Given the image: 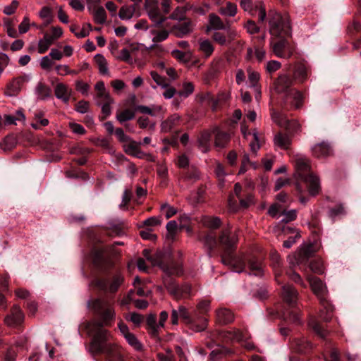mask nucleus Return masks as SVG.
I'll use <instances>...</instances> for the list:
<instances>
[{
    "label": "nucleus",
    "instance_id": "f257e3e1",
    "mask_svg": "<svg viewBox=\"0 0 361 361\" xmlns=\"http://www.w3.org/2000/svg\"><path fill=\"white\" fill-rule=\"evenodd\" d=\"M93 329L97 331L94 336H91L90 350L93 353L104 354L108 361H123L124 355L121 348L111 341L112 336L109 331L94 324Z\"/></svg>",
    "mask_w": 361,
    "mask_h": 361
},
{
    "label": "nucleus",
    "instance_id": "f03ea898",
    "mask_svg": "<svg viewBox=\"0 0 361 361\" xmlns=\"http://www.w3.org/2000/svg\"><path fill=\"white\" fill-rule=\"evenodd\" d=\"M90 307L99 317L100 321L93 320L88 322L86 325V329L90 336H94L97 331L94 330V324H98L101 328L104 326H111L116 319V311L114 304L105 300L97 299L89 305Z\"/></svg>",
    "mask_w": 361,
    "mask_h": 361
},
{
    "label": "nucleus",
    "instance_id": "7ed1b4c3",
    "mask_svg": "<svg viewBox=\"0 0 361 361\" xmlns=\"http://www.w3.org/2000/svg\"><path fill=\"white\" fill-rule=\"evenodd\" d=\"M295 162V178L306 183L310 195H317L320 191V182L319 178L310 172L309 160L305 157L298 154Z\"/></svg>",
    "mask_w": 361,
    "mask_h": 361
},
{
    "label": "nucleus",
    "instance_id": "20e7f679",
    "mask_svg": "<svg viewBox=\"0 0 361 361\" xmlns=\"http://www.w3.org/2000/svg\"><path fill=\"white\" fill-rule=\"evenodd\" d=\"M181 319L183 322L187 324L190 329L200 332L206 329L207 326V319L205 317H201L197 314V311L190 313L188 310L183 306H178V309H173L171 311V322L176 325L178 323V319Z\"/></svg>",
    "mask_w": 361,
    "mask_h": 361
},
{
    "label": "nucleus",
    "instance_id": "39448f33",
    "mask_svg": "<svg viewBox=\"0 0 361 361\" xmlns=\"http://www.w3.org/2000/svg\"><path fill=\"white\" fill-rule=\"evenodd\" d=\"M293 80L288 75H280L274 82L275 90L279 94H284L283 101L290 104L295 109L302 106L303 102L302 94L296 89L290 88Z\"/></svg>",
    "mask_w": 361,
    "mask_h": 361
},
{
    "label": "nucleus",
    "instance_id": "423d86ee",
    "mask_svg": "<svg viewBox=\"0 0 361 361\" xmlns=\"http://www.w3.org/2000/svg\"><path fill=\"white\" fill-rule=\"evenodd\" d=\"M269 32L276 37L286 38L291 33L290 20L287 16H281L276 11L269 12Z\"/></svg>",
    "mask_w": 361,
    "mask_h": 361
},
{
    "label": "nucleus",
    "instance_id": "0eeeda50",
    "mask_svg": "<svg viewBox=\"0 0 361 361\" xmlns=\"http://www.w3.org/2000/svg\"><path fill=\"white\" fill-rule=\"evenodd\" d=\"M312 290L319 299L324 309L320 312V317L325 322H329L332 317L333 307L326 300L327 293L326 287L323 282L317 277H308Z\"/></svg>",
    "mask_w": 361,
    "mask_h": 361
},
{
    "label": "nucleus",
    "instance_id": "6e6552de",
    "mask_svg": "<svg viewBox=\"0 0 361 361\" xmlns=\"http://www.w3.org/2000/svg\"><path fill=\"white\" fill-rule=\"evenodd\" d=\"M221 336L227 341H236L242 343V345L247 350L254 349V344L248 341L249 335L239 330L234 329L225 331L221 333Z\"/></svg>",
    "mask_w": 361,
    "mask_h": 361
},
{
    "label": "nucleus",
    "instance_id": "1a4fd4ad",
    "mask_svg": "<svg viewBox=\"0 0 361 361\" xmlns=\"http://www.w3.org/2000/svg\"><path fill=\"white\" fill-rule=\"evenodd\" d=\"M99 288L109 293H115L124 281V277L121 273L114 274L111 278L97 281Z\"/></svg>",
    "mask_w": 361,
    "mask_h": 361
},
{
    "label": "nucleus",
    "instance_id": "9d476101",
    "mask_svg": "<svg viewBox=\"0 0 361 361\" xmlns=\"http://www.w3.org/2000/svg\"><path fill=\"white\" fill-rule=\"evenodd\" d=\"M31 78L30 74H23L14 78L7 84L5 94L8 97L16 96L21 91L23 85L28 82Z\"/></svg>",
    "mask_w": 361,
    "mask_h": 361
},
{
    "label": "nucleus",
    "instance_id": "9b49d317",
    "mask_svg": "<svg viewBox=\"0 0 361 361\" xmlns=\"http://www.w3.org/2000/svg\"><path fill=\"white\" fill-rule=\"evenodd\" d=\"M144 6L149 18L156 25L164 22L166 18L159 10L158 0H145Z\"/></svg>",
    "mask_w": 361,
    "mask_h": 361
},
{
    "label": "nucleus",
    "instance_id": "f8f14e48",
    "mask_svg": "<svg viewBox=\"0 0 361 361\" xmlns=\"http://www.w3.org/2000/svg\"><path fill=\"white\" fill-rule=\"evenodd\" d=\"M164 283L169 293L176 300L185 298L190 294L191 288L188 284H184L180 286L176 284V281L172 280L164 281Z\"/></svg>",
    "mask_w": 361,
    "mask_h": 361
},
{
    "label": "nucleus",
    "instance_id": "ddd939ff",
    "mask_svg": "<svg viewBox=\"0 0 361 361\" xmlns=\"http://www.w3.org/2000/svg\"><path fill=\"white\" fill-rule=\"evenodd\" d=\"M238 240V238L235 232H233L229 228L223 231L219 237V241L225 250L223 255L232 253Z\"/></svg>",
    "mask_w": 361,
    "mask_h": 361
},
{
    "label": "nucleus",
    "instance_id": "4468645a",
    "mask_svg": "<svg viewBox=\"0 0 361 361\" xmlns=\"http://www.w3.org/2000/svg\"><path fill=\"white\" fill-rule=\"evenodd\" d=\"M221 261L224 264L231 267L235 272L240 273L245 269L244 260L241 257L234 256L232 253L222 255Z\"/></svg>",
    "mask_w": 361,
    "mask_h": 361
},
{
    "label": "nucleus",
    "instance_id": "2eb2a0df",
    "mask_svg": "<svg viewBox=\"0 0 361 361\" xmlns=\"http://www.w3.org/2000/svg\"><path fill=\"white\" fill-rule=\"evenodd\" d=\"M281 295L286 302L294 306L297 302L298 293L293 286L287 284L282 286Z\"/></svg>",
    "mask_w": 361,
    "mask_h": 361
},
{
    "label": "nucleus",
    "instance_id": "dca6fc26",
    "mask_svg": "<svg viewBox=\"0 0 361 361\" xmlns=\"http://www.w3.org/2000/svg\"><path fill=\"white\" fill-rule=\"evenodd\" d=\"M23 314L17 305H14L11 310V313L5 318V323L10 326H16L21 324L23 321Z\"/></svg>",
    "mask_w": 361,
    "mask_h": 361
},
{
    "label": "nucleus",
    "instance_id": "f3484780",
    "mask_svg": "<svg viewBox=\"0 0 361 361\" xmlns=\"http://www.w3.org/2000/svg\"><path fill=\"white\" fill-rule=\"evenodd\" d=\"M72 90L66 84L59 82L54 87V94L58 99L61 100L63 103H68L70 100Z\"/></svg>",
    "mask_w": 361,
    "mask_h": 361
},
{
    "label": "nucleus",
    "instance_id": "a211bd4d",
    "mask_svg": "<svg viewBox=\"0 0 361 361\" xmlns=\"http://www.w3.org/2000/svg\"><path fill=\"white\" fill-rule=\"evenodd\" d=\"M34 94L37 100H47L51 96L50 87L43 82H39L34 88Z\"/></svg>",
    "mask_w": 361,
    "mask_h": 361
},
{
    "label": "nucleus",
    "instance_id": "6ab92c4d",
    "mask_svg": "<svg viewBox=\"0 0 361 361\" xmlns=\"http://www.w3.org/2000/svg\"><path fill=\"white\" fill-rule=\"evenodd\" d=\"M214 133V130H204L200 134V137H198L197 142H198V148L200 150H201L202 152L206 153L209 150L210 148V140L212 134Z\"/></svg>",
    "mask_w": 361,
    "mask_h": 361
},
{
    "label": "nucleus",
    "instance_id": "aec40b11",
    "mask_svg": "<svg viewBox=\"0 0 361 361\" xmlns=\"http://www.w3.org/2000/svg\"><path fill=\"white\" fill-rule=\"evenodd\" d=\"M312 150L314 156L318 158L328 157L332 152L329 144L326 142H322L315 145L314 147H312Z\"/></svg>",
    "mask_w": 361,
    "mask_h": 361
},
{
    "label": "nucleus",
    "instance_id": "412c9836",
    "mask_svg": "<svg viewBox=\"0 0 361 361\" xmlns=\"http://www.w3.org/2000/svg\"><path fill=\"white\" fill-rule=\"evenodd\" d=\"M140 145V143L132 140L131 138H130V140L124 144L125 151L128 154L141 158L143 155V152L139 148Z\"/></svg>",
    "mask_w": 361,
    "mask_h": 361
},
{
    "label": "nucleus",
    "instance_id": "4be33fe9",
    "mask_svg": "<svg viewBox=\"0 0 361 361\" xmlns=\"http://www.w3.org/2000/svg\"><path fill=\"white\" fill-rule=\"evenodd\" d=\"M216 319L219 323L226 324L233 321V313L226 308H220L216 311Z\"/></svg>",
    "mask_w": 361,
    "mask_h": 361
},
{
    "label": "nucleus",
    "instance_id": "5701e85b",
    "mask_svg": "<svg viewBox=\"0 0 361 361\" xmlns=\"http://www.w3.org/2000/svg\"><path fill=\"white\" fill-rule=\"evenodd\" d=\"M180 119V116L177 114H174L170 116L167 119L161 123V131L164 133L171 131L178 124Z\"/></svg>",
    "mask_w": 361,
    "mask_h": 361
},
{
    "label": "nucleus",
    "instance_id": "b1692460",
    "mask_svg": "<svg viewBox=\"0 0 361 361\" xmlns=\"http://www.w3.org/2000/svg\"><path fill=\"white\" fill-rule=\"evenodd\" d=\"M274 145L283 149H286L291 144L290 137L287 134L278 133L274 137Z\"/></svg>",
    "mask_w": 361,
    "mask_h": 361
},
{
    "label": "nucleus",
    "instance_id": "393cba45",
    "mask_svg": "<svg viewBox=\"0 0 361 361\" xmlns=\"http://www.w3.org/2000/svg\"><path fill=\"white\" fill-rule=\"evenodd\" d=\"M226 26L219 16L215 13H211L209 16V25L207 26V31L211 30H224Z\"/></svg>",
    "mask_w": 361,
    "mask_h": 361
},
{
    "label": "nucleus",
    "instance_id": "a878e982",
    "mask_svg": "<svg viewBox=\"0 0 361 361\" xmlns=\"http://www.w3.org/2000/svg\"><path fill=\"white\" fill-rule=\"evenodd\" d=\"M271 45L275 55L280 58L286 57L284 49L287 46V41L285 38H280L277 42H271Z\"/></svg>",
    "mask_w": 361,
    "mask_h": 361
},
{
    "label": "nucleus",
    "instance_id": "bb28decb",
    "mask_svg": "<svg viewBox=\"0 0 361 361\" xmlns=\"http://www.w3.org/2000/svg\"><path fill=\"white\" fill-rule=\"evenodd\" d=\"M192 30L191 21L188 20L182 24L173 27V32L178 37H183L189 34Z\"/></svg>",
    "mask_w": 361,
    "mask_h": 361
},
{
    "label": "nucleus",
    "instance_id": "cd10ccee",
    "mask_svg": "<svg viewBox=\"0 0 361 361\" xmlns=\"http://www.w3.org/2000/svg\"><path fill=\"white\" fill-rule=\"evenodd\" d=\"M90 13L93 16L94 22L97 24L103 25L106 21V13L104 7L102 6L92 9Z\"/></svg>",
    "mask_w": 361,
    "mask_h": 361
},
{
    "label": "nucleus",
    "instance_id": "c85d7f7f",
    "mask_svg": "<svg viewBox=\"0 0 361 361\" xmlns=\"http://www.w3.org/2000/svg\"><path fill=\"white\" fill-rule=\"evenodd\" d=\"M181 178L185 181L195 183L200 179L201 173L196 167L192 166L182 174Z\"/></svg>",
    "mask_w": 361,
    "mask_h": 361
},
{
    "label": "nucleus",
    "instance_id": "c756f323",
    "mask_svg": "<svg viewBox=\"0 0 361 361\" xmlns=\"http://www.w3.org/2000/svg\"><path fill=\"white\" fill-rule=\"evenodd\" d=\"M294 343L296 350L301 353H307L312 348V344L304 337L295 339Z\"/></svg>",
    "mask_w": 361,
    "mask_h": 361
},
{
    "label": "nucleus",
    "instance_id": "7c9ffc66",
    "mask_svg": "<svg viewBox=\"0 0 361 361\" xmlns=\"http://www.w3.org/2000/svg\"><path fill=\"white\" fill-rule=\"evenodd\" d=\"M313 250L312 245H305L301 247L295 257L296 263L299 264L308 259L312 255Z\"/></svg>",
    "mask_w": 361,
    "mask_h": 361
},
{
    "label": "nucleus",
    "instance_id": "2f4dec72",
    "mask_svg": "<svg viewBox=\"0 0 361 361\" xmlns=\"http://www.w3.org/2000/svg\"><path fill=\"white\" fill-rule=\"evenodd\" d=\"M214 133L215 135V145L219 147H224L228 142L230 140V135L226 132L219 130L218 128H214Z\"/></svg>",
    "mask_w": 361,
    "mask_h": 361
},
{
    "label": "nucleus",
    "instance_id": "473e14b6",
    "mask_svg": "<svg viewBox=\"0 0 361 361\" xmlns=\"http://www.w3.org/2000/svg\"><path fill=\"white\" fill-rule=\"evenodd\" d=\"M158 265L168 275H180L183 272L181 267L173 262H170L169 264H159Z\"/></svg>",
    "mask_w": 361,
    "mask_h": 361
},
{
    "label": "nucleus",
    "instance_id": "72a5a7b5",
    "mask_svg": "<svg viewBox=\"0 0 361 361\" xmlns=\"http://www.w3.org/2000/svg\"><path fill=\"white\" fill-rule=\"evenodd\" d=\"M135 10V6L124 5L120 8L118 16L123 20H129L133 18Z\"/></svg>",
    "mask_w": 361,
    "mask_h": 361
},
{
    "label": "nucleus",
    "instance_id": "f704fd0d",
    "mask_svg": "<svg viewBox=\"0 0 361 361\" xmlns=\"http://www.w3.org/2000/svg\"><path fill=\"white\" fill-rule=\"evenodd\" d=\"M202 224L211 229H215L220 226L221 219L216 216H204L201 219Z\"/></svg>",
    "mask_w": 361,
    "mask_h": 361
},
{
    "label": "nucleus",
    "instance_id": "c9c22d12",
    "mask_svg": "<svg viewBox=\"0 0 361 361\" xmlns=\"http://www.w3.org/2000/svg\"><path fill=\"white\" fill-rule=\"evenodd\" d=\"M200 50L206 58L209 57L214 52V48L209 39H200L199 41Z\"/></svg>",
    "mask_w": 361,
    "mask_h": 361
},
{
    "label": "nucleus",
    "instance_id": "e433bc0d",
    "mask_svg": "<svg viewBox=\"0 0 361 361\" xmlns=\"http://www.w3.org/2000/svg\"><path fill=\"white\" fill-rule=\"evenodd\" d=\"M308 325L320 338H324L326 336L327 331L322 327L320 324L315 318H310L308 322Z\"/></svg>",
    "mask_w": 361,
    "mask_h": 361
},
{
    "label": "nucleus",
    "instance_id": "4c0bfd02",
    "mask_svg": "<svg viewBox=\"0 0 361 361\" xmlns=\"http://www.w3.org/2000/svg\"><path fill=\"white\" fill-rule=\"evenodd\" d=\"M294 78L300 82H303L308 77V69L305 65H299L296 67L293 73Z\"/></svg>",
    "mask_w": 361,
    "mask_h": 361
},
{
    "label": "nucleus",
    "instance_id": "58836bf2",
    "mask_svg": "<svg viewBox=\"0 0 361 361\" xmlns=\"http://www.w3.org/2000/svg\"><path fill=\"white\" fill-rule=\"evenodd\" d=\"M94 61L98 66L99 71L102 75L109 74L108 64L106 59L102 54H97L94 56Z\"/></svg>",
    "mask_w": 361,
    "mask_h": 361
},
{
    "label": "nucleus",
    "instance_id": "ea45409f",
    "mask_svg": "<svg viewBox=\"0 0 361 361\" xmlns=\"http://www.w3.org/2000/svg\"><path fill=\"white\" fill-rule=\"evenodd\" d=\"M250 274L255 276H262L263 275V267L262 264L257 260L252 259L249 262Z\"/></svg>",
    "mask_w": 361,
    "mask_h": 361
},
{
    "label": "nucleus",
    "instance_id": "a19ab883",
    "mask_svg": "<svg viewBox=\"0 0 361 361\" xmlns=\"http://www.w3.org/2000/svg\"><path fill=\"white\" fill-rule=\"evenodd\" d=\"M63 30L61 27L56 26L51 28V34L45 33L44 36L47 38L51 44L59 39L63 35Z\"/></svg>",
    "mask_w": 361,
    "mask_h": 361
},
{
    "label": "nucleus",
    "instance_id": "79ce46f5",
    "mask_svg": "<svg viewBox=\"0 0 361 361\" xmlns=\"http://www.w3.org/2000/svg\"><path fill=\"white\" fill-rule=\"evenodd\" d=\"M282 317L285 321L289 322L293 324H300V315L298 312L293 310H286L283 312Z\"/></svg>",
    "mask_w": 361,
    "mask_h": 361
},
{
    "label": "nucleus",
    "instance_id": "37998d69",
    "mask_svg": "<svg viewBox=\"0 0 361 361\" xmlns=\"http://www.w3.org/2000/svg\"><path fill=\"white\" fill-rule=\"evenodd\" d=\"M147 324L149 326V333L152 336H157L160 326L159 324L157 323V317L155 314H149L147 317Z\"/></svg>",
    "mask_w": 361,
    "mask_h": 361
},
{
    "label": "nucleus",
    "instance_id": "c03bdc74",
    "mask_svg": "<svg viewBox=\"0 0 361 361\" xmlns=\"http://www.w3.org/2000/svg\"><path fill=\"white\" fill-rule=\"evenodd\" d=\"M135 117V113L133 110L130 109H125L122 111L118 112L116 114V119L121 123H123L126 121H130L133 119Z\"/></svg>",
    "mask_w": 361,
    "mask_h": 361
},
{
    "label": "nucleus",
    "instance_id": "a18cd8bd",
    "mask_svg": "<svg viewBox=\"0 0 361 361\" xmlns=\"http://www.w3.org/2000/svg\"><path fill=\"white\" fill-rule=\"evenodd\" d=\"M219 13L226 16L233 17L237 13V6L233 3L227 2L225 7L219 9Z\"/></svg>",
    "mask_w": 361,
    "mask_h": 361
},
{
    "label": "nucleus",
    "instance_id": "49530a36",
    "mask_svg": "<svg viewBox=\"0 0 361 361\" xmlns=\"http://www.w3.org/2000/svg\"><path fill=\"white\" fill-rule=\"evenodd\" d=\"M94 99L97 106L106 103H114V99L111 97L108 91L97 94Z\"/></svg>",
    "mask_w": 361,
    "mask_h": 361
},
{
    "label": "nucleus",
    "instance_id": "de8ad7c7",
    "mask_svg": "<svg viewBox=\"0 0 361 361\" xmlns=\"http://www.w3.org/2000/svg\"><path fill=\"white\" fill-rule=\"evenodd\" d=\"M149 32L151 35H154L152 41L155 43L164 41L168 38L169 35V32L166 30L156 32L154 28H150Z\"/></svg>",
    "mask_w": 361,
    "mask_h": 361
},
{
    "label": "nucleus",
    "instance_id": "09e8293b",
    "mask_svg": "<svg viewBox=\"0 0 361 361\" xmlns=\"http://www.w3.org/2000/svg\"><path fill=\"white\" fill-rule=\"evenodd\" d=\"M150 75L153 80L156 82L157 86H159L161 88H166L169 86V83L166 81V79L160 75H159L155 71H151Z\"/></svg>",
    "mask_w": 361,
    "mask_h": 361
},
{
    "label": "nucleus",
    "instance_id": "8fccbe9b",
    "mask_svg": "<svg viewBox=\"0 0 361 361\" xmlns=\"http://www.w3.org/2000/svg\"><path fill=\"white\" fill-rule=\"evenodd\" d=\"M128 342V343L132 346L133 348H135L137 350H140L142 349V345L140 343V342L137 340L136 336L130 333L128 334L126 336L124 337Z\"/></svg>",
    "mask_w": 361,
    "mask_h": 361
},
{
    "label": "nucleus",
    "instance_id": "3c124183",
    "mask_svg": "<svg viewBox=\"0 0 361 361\" xmlns=\"http://www.w3.org/2000/svg\"><path fill=\"white\" fill-rule=\"evenodd\" d=\"M248 73V81L250 82V87H254L257 85V82L259 80V73L252 71L251 68H247V70Z\"/></svg>",
    "mask_w": 361,
    "mask_h": 361
},
{
    "label": "nucleus",
    "instance_id": "603ef678",
    "mask_svg": "<svg viewBox=\"0 0 361 361\" xmlns=\"http://www.w3.org/2000/svg\"><path fill=\"white\" fill-rule=\"evenodd\" d=\"M160 209L162 213L166 216V219L171 218L177 213L176 209L167 203L161 204Z\"/></svg>",
    "mask_w": 361,
    "mask_h": 361
},
{
    "label": "nucleus",
    "instance_id": "864d4df0",
    "mask_svg": "<svg viewBox=\"0 0 361 361\" xmlns=\"http://www.w3.org/2000/svg\"><path fill=\"white\" fill-rule=\"evenodd\" d=\"M187 10V6L177 7L174 11L171 14L170 18L173 20H181L184 19L185 13Z\"/></svg>",
    "mask_w": 361,
    "mask_h": 361
},
{
    "label": "nucleus",
    "instance_id": "5fc2aeb1",
    "mask_svg": "<svg viewBox=\"0 0 361 361\" xmlns=\"http://www.w3.org/2000/svg\"><path fill=\"white\" fill-rule=\"evenodd\" d=\"M271 118L272 120L280 126H286L288 127V121L283 117V115L277 111H272L271 113Z\"/></svg>",
    "mask_w": 361,
    "mask_h": 361
},
{
    "label": "nucleus",
    "instance_id": "6e6d98bb",
    "mask_svg": "<svg viewBox=\"0 0 361 361\" xmlns=\"http://www.w3.org/2000/svg\"><path fill=\"white\" fill-rule=\"evenodd\" d=\"M210 302L207 300L201 301L197 306V310L195 311L197 312L201 317L204 315L209 310Z\"/></svg>",
    "mask_w": 361,
    "mask_h": 361
},
{
    "label": "nucleus",
    "instance_id": "4d7b16f0",
    "mask_svg": "<svg viewBox=\"0 0 361 361\" xmlns=\"http://www.w3.org/2000/svg\"><path fill=\"white\" fill-rule=\"evenodd\" d=\"M282 215L283 218L281 220V221L284 223H288L295 220L297 217V211L295 209H291L288 211H283L282 212Z\"/></svg>",
    "mask_w": 361,
    "mask_h": 361
},
{
    "label": "nucleus",
    "instance_id": "13d9d810",
    "mask_svg": "<svg viewBox=\"0 0 361 361\" xmlns=\"http://www.w3.org/2000/svg\"><path fill=\"white\" fill-rule=\"evenodd\" d=\"M126 319L133 322L136 326H139L143 321V317L136 312H131L126 316Z\"/></svg>",
    "mask_w": 361,
    "mask_h": 361
},
{
    "label": "nucleus",
    "instance_id": "bf43d9fd",
    "mask_svg": "<svg viewBox=\"0 0 361 361\" xmlns=\"http://www.w3.org/2000/svg\"><path fill=\"white\" fill-rule=\"evenodd\" d=\"M194 91V85L190 82H185L183 84V90L179 92L180 96L187 97L190 95Z\"/></svg>",
    "mask_w": 361,
    "mask_h": 361
},
{
    "label": "nucleus",
    "instance_id": "052dcab7",
    "mask_svg": "<svg viewBox=\"0 0 361 361\" xmlns=\"http://www.w3.org/2000/svg\"><path fill=\"white\" fill-rule=\"evenodd\" d=\"M51 45V44L49 40L44 36L43 38L40 39L38 42V52L39 54L45 53Z\"/></svg>",
    "mask_w": 361,
    "mask_h": 361
},
{
    "label": "nucleus",
    "instance_id": "680f3d73",
    "mask_svg": "<svg viewBox=\"0 0 361 361\" xmlns=\"http://www.w3.org/2000/svg\"><path fill=\"white\" fill-rule=\"evenodd\" d=\"M114 103H106L101 105H98L101 106L102 114V115L100 116L101 120H105L111 114V105Z\"/></svg>",
    "mask_w": 361,
    "mask_h": 361
},
{
    "label": "nucleus",
    "instance_id": "e2e57ef3",
    "mask_svg": "<svg viewBox=\"0 0 361 361\" xmlns=\"http://www.w3.org/2000/svg\"><path fill=\"white\" fill-rule=\"evenodd\" d=\"M136 110H137L139 112L144 114H149L152 116H155V114L154 112V110L159 111L161 110V107L157 106L154 109H152L151 108L143 106V105H139L136 107Z\"/></svg>",
    "mask_w": 361,
    "mask_h": 361
},
{
    "label": "nucleus",
    "instance_id": "0e129e2a",
    "mask_svg": "<svg viewBox=\"0 0 361 361\" xmlns=\"http://www.w3.org/2000/svg\"><path fill=\"white\" fill-rule=\"evenodd\" d=\"M202 240L203 241L204 245L207 247H208V248H209V249L213 248L215 246L216 243V237L213 234H212V233L206 235L202 239Z\"/></svg>",
    "mask_w": 361,
    "mask_h": 361
},
{
    "label": "nucleus",
    "instance_id": "69168bd1",
    "mask_svg": "<svg viewBox=\"0 0 361 361\" xmlns=\"http://www.w3.org/2000/svg\"><path fill=\"white\" fill-rule=\"evenodd\" d=\"M281 63L278 61L272 60L267 63L266 70L269 73L276 72L281 68Z\"/></svg>",
    "mask_w": 361,
    "mask_h": 361
},
{
    "label": "nucleus",
    "instance_id": "338daca9",
    "mask_svg": "<svg viewBox=\"0 0 361 361\" xmlns=\"http://www.w3.org/2000/svg\"><path fill=\"white\" fill-rule=\"evenodd\" d=\"M339 351L334 348H332L329 353V356H327L326 353L323 355L325 361H338L339 360Z\"/></svg>",
    "mask_w": 361,
    "mask_h": 361
},
{
    "label": "nucleus",
    "instance_id": "774afa93",
    "mask_svg": "<svg viewBox=\"0 0 361 361\" xmlns=\"http://www.w3.org/2000/svg\"><path fill=\"white\" fill-rule=\"evenodd\" d=\"M30 27V19L27 16L23 18V21L18 25V30L20 34L26 33Z\"/></svg>",
    "mask_w": 361,
    "mask_h": 361
}]
</instances>
